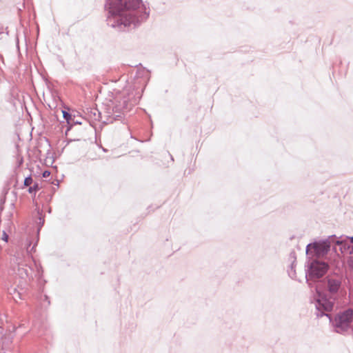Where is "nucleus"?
Segmentation results:
<instances>
[{"label": "nucleus", "instance_id": "9b49d317", "mask_svg": "<svg viewBox=\"0 0 353 353\" xmlns=\"http://www.w3.org/2000/svg\"><path fill=\"white\" fill-rule=\"evenodd\" d=\"M41 189V186L38 183H34L32 186H30L28 192L30 194H36V193Z\"/></svg>", "mask_w": 353, "mask_h": 353}, {"label": "nucleus", "instance_id": "dca6fc26", "mask_svg": "<svg viewBox=\"0 0 353 353\" xmlns=\"http://www.w3.org/2000/svg\"><path fill=\"white\" fill-rule=\"evenodd\" d=\"M8 192V190H5L3 195L0 198V205H4L6 201V194Z\"/></svg>", "mask_w": 353, "mask_h": 353}, {"label": "nucleus", "instance_id": "f8f14e48", "mask_svg": "<svg viewBox=\"0 0 353 353\" xmlns=\"http://www.w3.org/2000/svg\"><path fill=\"white\" fill-rule=\"evenodd\" d=\"M19 274L21 278H24V276H29V271L28 269L24 268H19Z\"/></svg>", "mask_w": 353, "mask_h": 353}, {"label": "nucleus", "instance_id": "423d86ee", "mask_svg": "<svg viewBox=\"0 0 353 353\" xmlns=\"http://www.w3.org/2000/svg\"><path fill=\"white\" fill-rule=\"evenodd\" d=\"M37 214L38 217L37 220L35 221V223L37 226V232L35 234V236H29L27 239V252L28 253H32L35 252L36 251V247L39 243V235L40 232L45 223V215L43 213V211L41 210L38 209L37 210Z\"/></svg>", "mask_w": 353, "mask_h": 353}, {"label": "nucleus", "instance_id": "0eeeda50", "mask_svg": "<svg viewBox=\"0 0 353 353\" xmlns=\"http://www.w3.org/2000/svg\"><path fill=\"white\" fill-rule=\"evenodd\" d=\"M290 259H292V261L291 263V265L290 266V269L288 270V275L292 279H294V280H297L296 279V270H295V267H296V254L294 250H292L290 253Z\"/></svg>", "mask_w": 353, "mask_h": 353}, {"label": "nucleus", "instance_id": "393cba45", "mask_svg": "<svg viewBox=\"0 0 353 353\" xmlns=\"http://www.w3.org/2000/svg\"><path fill=\"white\" fill-rule=\"evenodd\" d=\"M17 296H18L19 299H22V298H21V293H20V292H17Z\"/></svg>", "mask_w": 353, "mask_h": 353}, {"label": "nucleus", "instance_id": "6ab92c4d", "mask_svg": "<svg viewBox=\"0 0 353 353\" xmlns=\"http://www.w3.org/2000/svg\"><path fill=\"white\" fill-rule=\"evenodd\" d=\"M8 235L7 234V233L5 232V231H3V234H2V240H3L4 241L7 242L8 240Z\"/></svg>", "mask_w": 353, "mask_h": 353}, {"label": "nucleus", "instance_id": "a211bd4d", "mask_svg": "<svg viewBox=\"0 0 353 353\" xmlns=\"http://www.w3.org/2000/svg\"><path fill=\"white\" fill-rule=\"evenodd\" d=\"M50 173L51 172H50V170H46L41 174L42 177L43 178H48L50 175Z\"/></svg>", "mask_w": 353, "mask_h": 353}, {"label": "nucleus", "instance_id": "f257e3e1", "mask_svg": "<svg viewBox=\"0 0 353 353\" xmlns=\"http://www.w3.org/2000/svg\"><path fill=\"white\" fill-rule=\"evenodd\" d=\"M142 0H105L104 10L108 26L118 32L139 28L150 16Z\"/></svg>", "mask_w": 353, "mask_h": 353}, {"label": "nucleus", "instance_id": "cd10ccee", "mask_svg": "<svg viewBox=\"0 0 353 353\" xmlns=\"http://www.w3.org/2000/svg\"><path fill=\"white\" fill-rule=\"evenodd\" d=\"M333 250H334V251L336 252V248L335 246L333 247Z\"/></svg>", "mask_w": 353, "mask_h": 353}, {"label": "nucleus", "instance_id": "a878e982", "mask_svg": "<svg viewBox=\"0 0 353 353\" xmlns=\"http://www.w3.org/2000/svg\"><path fill=\"white\" fill-rule=\"evenodd\" d=\"M91 113H93V114H94V116H96V114H97L96 111H94V112H93V111H91Z\"/></svg>", "mask_w": 353, "mask_h": 353}, {"label": "nucleus", "instance_id": "ddd939ff", "mask_svg": "<svg viewBox=\"0 0 353 353\" xmlns=\"http://www.w3.org/2000/svg\"><path fill=\"white\" fill-rule=\"evenodd\" d=\"M54 161V160L52 153L49 150L47 152V156H46V164L48 165V163H50L52 165Z\"/></svg>", "mask_w": 353, "mask_h": 353}, {"label": "nucleus", "instance_id": "c85d7f7f", "mask_svg": "<svg viewBox=\"0 0 353 353\" xmlns=\"http://www.w3.org/2000/svg\"><path fill=\"white\" fill-rule=\"evenodd\" d=\"M48 212L49 213H50V212H51V208H49V210H48Z\"/></svg>", "mask_w": 353, "mask_h": 353}, {"label": "nucleus", "instance_id": "4be33fe9", "mask_svg": "<svg viewBox=\"0 0 353 353\" xmlns=\"http://www.w3.org/2000/svg\"><path fill=\"white\" fill-rule=\"evenodd\" d=\"M346 239L349 240L350 243L353 244V236H346Z\"/></svg>", "mask_w": 353, "mask_h": 353}, {"label": "nucleus", "instance_id": "aec40b11", "mask_svg": "<svg viewBox=\"0 0 353 353\" xmlns=\"http://www.w3.org/2000/svg\"><path fill=\"white\" fill-rule=\"evenodd\" d=\"M71 122L73 123L74 125H81V124H82V121H80V120H74V118H73V119L72 120Z\"/></svg>", "mask_w": 353, "mask_h": 353}, {"label": "nucleus", "instance_id": "f3484780", "mask_svg": "<svg viewBox=\"0 0 353 353\" xmlns=\"http://www.w3.org/2000/svg\"><path fill=\"white\" fill-rule=\"evenodd\" d=\"M74 126L73 123L70 121L69 123H67L66 125V130H65V134L67 135L68 132L71 130L72 127Z\"/></svg>", "mask_w": 353, "mask_h": 353}, {"label": "nucleus", "instance_id": "412c9836", "mask_svg": "<svg viewBox=\"0 0 353 353\" xmlns=\"http://www.w3.org/2000/svg\"><path fill=\"white\" fill-rule=\"evenodd\" d=\"M44 301L48 303V305L50 304V298L48 295H44Z\"/></svg>", "mask_w": 353, "mask_h": 353}, {"label": "nucleus", "instance_id": "bb28decb", "mask_svg": "<svg viewBox=\"0 0 353 353\" xmlns=\"http://www.w3.org/2000/svg\"><path fill=\"white\" fill-rule=\"evenodd\" d=\"M13 292H14V293L17 292V289H16V288H14V289H13Z\"/></svg>", "mask_w": 353, "mask_h": 353}, {"label": "nucleus", "instance_id": "9d476101", "mask_svg": "<svg viewBox=\"0 0 353 353\" xmlns=\"http://www.w3.org/2000/svg\"><path fill=\"white\" fill-rule=\"evenodd\" d=\"M63 113V117L66 121L67 123H69V122L72 121L73 118L75 117V114H72L68 112L67 110H62Z\"/></svg>", "mask_w": 353, "mask_h": 353}, {"label": "nucleus", "instance_id": "7ed1b4c3", "mask_svg": "<svg viewBox=\"0 0 353 353\" xmlns=\"http://www.w3.org/2000/svg\"><path fill=\"white\" fill-rule=\"evenodd\" d=\"M334 240L336 245L342 243V241L336 235H331L327 239L315 241L307 245L305 253L307 261L305 264V279L308 285H310L309 279H318L325 274L330 270V263L324 260L312 259L309 255L312 254V252L317 256H323L327 254L331 248V242Z\"/></svg>", "mask_w": 353, "mask_h": 353}, {"label": "nucleus", "instance_id": "4468645a", "mask_svg": "<svg viewBox=\"0 0 353 353\" xmlns=\"http://www.w3.org/2000/svg\"><path fill=\"white\" fill-rule=\"evenodd\" d=\"M32 182H33V180H32V176H31V174H30L25 178L24 181H23V188L29 186Z\"/></svg>", "mask_w": 353, "mask_h": 353}, {"label": "nucleus", "instance_id": "2eb2a0df", "mask_svg": "<svg viewBox=\"0 0 353 353\" xmlns=\"http://www.w3.org/2000/svg\"><path fill=\"white\" fill-rule=\"evenodd\" d=\"M347 265L348 268L353 271V256H349L347 259Z\"/></svg>", "mask_w": 353, "mask_h": 353}, {"label": "nucleus", "instance_id": "5701e85b", "mask_svg": "<svg viewBox=\"0 0 353 353\" xmlns=\"http://www.w3.org/2000/svg\"><path fill=\"white\" fill-rule=\"evenodd\" d=\"M96 112H97L98 114V119L101 117V112L98 110H95Z\"/></svg>", "mask_w": 353, "mask_h": 353}, {"label": "nucleus", "instance_id": "6e6552de", "mask_svg": "<svg viewBox=\"0 0 353 353\" xmlns=\"http://www.w3.org/2000/svg\"><path fill=\"white\" fill-rule=\"evenodd\" d=\"M105 113L106 114V121H104L105 123H112L114 121H117L114 119L115 117V112L111 110V103L107 105L105 108Z\"/></svg>", "mask_w": 353, "mask_h": 353}, {"label": "nucleus", "instance_id": "f03ea898", "mask_svg": "<svg viewBox=\"0 0 353 353\" xmlns=\"http://www.w3.org/2000/svg\"><path fill=\"white\" fill-rule=\"evenodd\" d=\"M323 275L318 278L319 284L316 286V295L314 297L316 315L318 318L323 317L325 312H332L335 303L340 296L345 295L346 292L343 286V276L339 273L331 272L325 277ZM309 281L317 279L307 277ZM309 286H312V283Z\"/></svg>", "mask_w": 353, "mask_h": 353}, {"label": "nucleus", "instance_id": "1a4fd4ad", "mask_svg": "<svg viewBox=\"0 0 353 353\" xmlns=\"http://www.w3.org/2000/svg\"><path fill=\"white\" fill-rule=\"evenodd\" d=\"M340 245V250L341 253H343L344 251L348 250L350 254H353V245L351 246L348 243H343L342 241V243L339 245Z\"/></svg>", "mask_w": 353, "mask_h": 353}, {"label": "nucleus", "instance_id": "b1692460", "mask_svg": "<svg viewBox=\"0 0 353 353\" xmlns=\"http://www.w3.org/2000/svg\"><path fill=\"white\" fill-rule=\"evenodd\" d=\"M3 29V26L0 25V34L2 33V30Z\"/></svg>", "mask_w": 353, "mask_h": 353}, {"label": "nucleus", "instance_id": "20e7f679", "mask_svg": "<svg viewBox=\"0 0 353 353\" xmlns=\"http://www.w3.org/2000/svg\"><path fill=\"white\" fill-rule=\"evenodd\" d=\"M329 312H325V314L323 316H327L329 319L335 331L341 334L347 331L353 321V310L350 308L346 309L339 312L334 318Z\"/></svg>", "mask_w": 353, "mask_h": 353}, {"label": "nucleus", "instance_id": "39448f33", "mask_svg": "<svg viewBox=\"0 0 353 353\" xmlns=\"http://www.w3.org/2000/svg\"><path fill=\"white\" fill-rule=\"evenodd\" d=\"M130 97L126 94H119L116 95L111 103V110L114 112L116 115L114 119L121 121L125 114L131 108V104L129 103Z\"/></svg>", "mask_w": 353, "mask_h": 353}]
</instances>
